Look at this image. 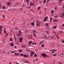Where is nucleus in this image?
I'll return each instance as SVG.
<instances>
[{
  "instance_id": "680f3d73",
  "label": "nucleus",
  "mask_w": 64,
  "mask_h": 64,
  "mask_svg": "<svg viewBox=\"0 0 64 64\" xmlns=\"http://www.w3.org/2000/svg\"><path fill=\"white\" fill-rule=\"evenodd\" d=\"M6 36H7V35H8V33H7V34H6Z\"/></svg>"
},
{
  "instance_id": "c756f323",
  "label": "nucleus",
  "mask_w": 64,
  "mask_h": 64,
  "mask_svg": "<svg viewBox=\"0 0 64 64\" xmlns=\"http://www.w3.org/2000/svg\"><path fill=\"white\" fill-rule=\"evenodd\" d=\"M40 6L38 7V10H39L40 9Z\"/></svg>"
},
{
  "instance_id": "7c9ffc66",
  "label": "nucleus",
  "mask_w": 64,
  "mask_h": 64,
  "mask_svg": "<svg viewBox=\"0 0 64 64\" xmlns=\"http://www.w3.org/2000/svg\"><path fill=\"white\" fill-rule=\"evenodd\" d=\"M46 1V0H44V3H45Z\"/></svg>"
},
{
  "instance_id": "c9c22d12",
  "label": "nucleus",
  "mask_w": 64,
  "mask_h": 64,
  "mask_svg": "<svg viewBox=\"0 0 64 64\" xmlns=\"http://www.w3.org/2000/svg\"><path fill=\"white\" fill-rule=\"evenodd\" d=\"M59 64H62V63L61 62H59Z\"/></svg>"
},
{
  "instance_id": "338daca9",
  "label": "nucleus",
  "mask_w": 64,
  "mask_h": 64,
  "mask_svg": "<svg viewBox=\"0 0 64 64\" xmlns=\"http://www.w3.org/2000/svg\"><path fill=\"white\" fill-rule=\"evenodd\" d=\"M31 8V7L30 6L28 8Z\"/></svg>"
},
{
  "instance_id": "e2e57ef3",
  "label": "nucleus",
  "mask_w": 64,
  "mask_h": 64,
  "mask_svg": "<svg viewBox=\"0 0 64 64\" xmlns=\"http://www.w3.org/2000/svg\"><path fill=\"white\" fill-rule=\"evenodd\" d=\"M27 57H29V55H28L27 56Z\"/></svg>"
},
{
  "instance_id": "a878e982",
  "label": "nucleus",
  "mask_w": 64,
  "mask_h": 64,
  "mask_svg": "<svg viewBox=\"0 0 64 64\" xmlns=\"http://www.w3.org/2000/svg\"><path fill=\"white\" fill-rule=\"evenodd\" d=\"M54 9L55 10H57V8L56 7H55L54 8Z\"/></svg>"
},
{
  "instance_id": "f8f14e48",
  "label": "nucleus",
  "mask_w": 64,
  "mask_h": 64,
  "mask_svg": "<svg viewBox=\"0 0 64 64\" xmlns=\"http://www.w3.org/2000/svg\"><path fill=\"white\" fill-rule=\"evenodd\" d=\"M57 28V26H54L52 28L53 29H56Z\"/></svg>"
},
{
  "instance_id": "ddd939ff",
  "label": "nucleus",
  "mask_w": 64,
  "mask_h": 64,
  "mask_svg": "<svg viewBox=\"0 0 64 64\" xmlns=\"http://www.w3.org/2000/svg\"><path fill=\"white\" fill-rule=\"evenodd\" d=\"M32 41H30L28 42L29 44H32Z\"/></svg>"
},
{
  "instance_id": "09e8293b",
  "label": "nucleus",
  "mask_w": 64,
  "mask_h": 64,
  "mask_svg": "<svg viewBox=\"0 0 64 64\" xmlns=\"http://www.w3.org/2000/svg\"><path fill=\"white\" fill-rule=\"evenodd\" d=\"M9 1H10V2H11V0H9Z\"/></svg>"
},
{
  "instance_id": "3c124183",
  "label": "nucleus",
  "mask_w": 64,
  "mask_h": 64,
  "mask_svg": "<svg viewBox=\"0 0 64 64\" xmlns=\"http://www.w3.org/2000/svg\"><path fill=\"white\" fill-rule=\"evenodd\" d=\"M50 22H52V20H50Z\"/></svg>"
},
{
  "instance_id": "9d476101",
  "label": "nucleus",
  "mask_w": 64,
  "mask_h": 64,
  "mask_svg": "<svg viewBox=\"0 0 64 64\" xmlns=\"http://www.w3.org/2000/svg\"><path fill=\"white\" fill-rule=\"evenodd\" d=\"M45 25L46 26V27H48L49 26L48 24L47 23H46Z\"/></svg>"
},
{
  "instance_id": "5fc2aeb1",
  "label": "nucleus",
  "mask_w": 64,
  "mask_h": 64,
  "mask_svg": "<svg viewBox=\"0 0 64 64\" xmlns=\"http://www.w3.org/2000/svg\"><path fill=\"white\" fill-rule=\"evenodd\" d=\"M9 63L10 64H11V62H9Z\"/></svg>"
},
{
  "instance_id": "bb28decb",
  "label": "nucleus",
  "mask_w": 64,
  "mask_h": 64,
  "mask_svg": "<svg viewBox=\"0 0 64 64\" xmlns=\"http://www.w3.org/2000/svg\"><path fill=\"white\" fill-rule=\"evenodd\" d=\"M18 51H19V52H21L22 51L21 50H19Z\"/></svg>"
},
{
  "instance_id": "f257e3e1",
  "label": "nucleus",
  "mask_w": 64,
  "mask_h": 64,
  "mask_svg": "<svg viewBox=\"0 0 64 64\" xmlns=\"http://www.w3.org/2000/svg\"><path fill=\"white\" fill-rule=\"evenodd\" d=\"M30 6H33V5H35V2L34 0H32V2H31L30 3Z\"/></svg>"
},
{
  "instance_id": "4be33fe9",
  "label": "nucleus",
  "mask_w": 64,
  "mask_h": 64,
  "mask_svg": "<svg viewBox=\"0 0 64 64\" xmlns=\"http://www.w3.org/2000/svg\"><path fill=\"white\" fill-rule=\"evenodd\" d=\"M62 15L63 17L64 16V12L62 13Z\"/></svg>"
},
{
  "instance_id": "4c0bfd02",
  "label": "nucleus",
  "mask_w": 64,
  "mask_h": 64,
  "mask_svg": "<svg viewBox=\"0 0 64 64\" xmlns=\"http://www.w3.org/2000/svg\"><path fill=\"white\" fill-rule=\"evenodd\" d=\"M53 56H56L57 55V54H54L53 55Z\"/></svg>"
},
{
  "instance_id": "69168bd1",
  "label": "nucleus",
  "mask_w": 64,
  "mask_h": 64,
  "mask_svg": "<svg viewBox=\"0 0 64 64\" xmlns=\"http://www.w3.org/2000/svg\"><path fill=\"white\" fill-rule=\"evenodd\" d=\"M16 47H17L16 46H15L14 48H16Z\"/></svg>"
},
{
  "instance_id": "393cba45",
  "label": "nucleus",
  "mask_w": 64,
  "mask_h": 64,
  "mask_svg": "<svg viewBox=\"0 0 64 64\" xmlns=\"http://www.w3.org/2000/svg\"><path fill=\"white\" fill-rule=\"evenodd\" d=\"M51 13L52 14H53V13H54V10H52L51 11Z\"/></svg>"
},
{
  "instance_id": "9b49d317",
  "label": "nucleus",
  "mask_w": 64,
  "mask_h": 64,
  "mask_svg": "<svg viewBox=\"0 0 64 64\" xmlns=\"http://www.w3.org/2000/svg\"><path fill=\"white\" fill-rule=\"evenodd\" d=\"M10 45L12 46H14V44L12 42H11L10 44Z\"/></svg>"
},
{
  "instance_id": "6ab92c4d",
  "label": "nucleus",
  "mask_w": 64,
  "mask_h": 64,
  "mask_svg": "<svg viewBox=\"0 0 64 64\" xmlns=\"http://www.w3.org/2000/svg\"><path fill=\"white\" fill-rule=\"evenodd\" d=\"M24 63H29V62H28V61H26L25 62H24Z\"/></svg>"
},
{
  "instance_id": "b1692460",
  "label": "nucleus",
  "mask_w": 64,
  "mask_h": 64,
  "mask_svg": "<svg viewBox=\"0 0 64 64\" xmlns=\"http://www.w3.org/2000/svg\"><path fill=\"white\" fill-rule=\"evenodd\" d=\"M10 41H13V39H12V38H10Z\"/></svg>"
},
{
  "instance_id": "0eeeda50",
  "label": "nucleus",
  "mask_w": 64,
  "mask_h": 64,
  "mask_svg": "<svg viewBox=\"0 0 64 64\" xmlns=\"http://www.w3.org/2000/svg\"><path fill=\"white\" fill-rule=\"evenodd\" d=\"M47 18H48V17H46L44 20V22H45L46 21V20H47Z\"/></svg>"
},
{
  "instance_id": "39448f33",
  "label": "nucleus",
  "mask_w": 64,
  "mask_h": 64,
  "mask_svg": "<svg viewBox=\"0 0 64 64\" xmlns=\"http://www.w3.org/2000/svg\"><path fill=\"white\" fill-rule=\"evenodd\" d=\"M42 55L43 56V57H46V54H44L42 53Z\"/></svg>"
},
{
  "instance_id": "6e6552de",
  "label": "nucleus",
  "mask_w": 64,
  "mask_h": 64,
  "mask_svg": "<svg viewBox=\"0 0 64 64\" xmlns=\"http://www.w3.org/2000/svg\"><path fill=\"white\" fill-rule=\"evenodd\" d=\"M19 54L18 53H14V55H16V56H19Z\"/></svg>"
},
{
  "instance_id": "4468645a",
  "label": "nucleus",
  "mask_w": 64,
  "mask_h": 64,
  "mask_svg": "<svg viewBox=\"0 0 64 64\" xmlns=\"http://www.w3.org/2000/svg\"><path fill=\"white\" fill-rule=\"evenodd\" d=\"M23 56H24V57L26 58L27 57V56L26 55H25L24 54Z\"/></svg>"
},
{
  "instance_id": "bf43d9fd",
  "label": "nucleus",
  "mask_w": 64,
  "mask_h": 64,
  "mask_svg": "<svg viewBox=\"0 0 64 64\" xmlns=\"http://www.w3.org/2000/svg\"><path fill=\"white\" fill-rule=\"evenodd\" d=\"M34 36V37H37V36H36V35H35Z\"/></svg>"
},
{
  "instance_id": "7ed1b4c3",
  "label": "nucleus",
  "mask_w": 64,
  "mask_h": 64,
  "mask_svg": "<svg viewBox=\"0 0 64 64\" xmlns=\"http://www.w3.org/2000/svg\"><path fill=\"white\" fill-rule=\"evenodd\" d=\"M23 40V38H22L20 37L19 38V42H22Z\"/></svg>"
},
{
  "instance_id": "c85d7f7f",
  "label": "nucleus",
  "mask_w": 64,
  "mask_h": 64,
  "mask_svg": "<svg viewBox=\"0 0 64 64\" xmlns=\"http://www.w3.org/2000/svg\"><path fill=\"white\" fill-rule=\"evenodd\" d=\"M3 9H5V6H4L2 8Z\"/></svg>"
},
{
  "instance_id": "ea45409f",
  "label": "nucleus",
  "mask_w": 64,
  "mask_h": 64,
  "mask_svg": "<svg viewBox=\"0 0 64 64\" xmlns=\"http://www.w3.org/2000/svg\"><path fill=\"white\" fill-rule=\"evenodd\" d=\"M62 43H64V40H62Z\"/></svg>"
},
{
  "instance_id": "13d9d810",
  "label": "nucleus",
  "mask_w": 64,
  "mask_h": 64,
  "mask_svg": "<svg viewBox=\"0 0 64 64\" xmlns=\"http://www.w3.org/2000/svg\"><path fill=\"white\" fill-rule=\"evenodd\" d=\"M38 60H37V59H36V60H35L34 61H37Z\"/></svg>"
},
{
  "instance_id": "dca6fc26",
  "label": "nucleus",
  "mask_w": 64,
  "mask_h": 64,
  "mask_svg": "<svg viewBox=\"0 0 64 64\" xmlns=\"http://www.w3.org/2000/svg\"><path fill=\"white\" fill-rule=\"evenodd\" d=\"M21 34H17L18 36H21Z\"/></svg>"
},
{
  "instance_id": "4d7b16f0",
  "label": "nucleus",
  "mask_w": 64,
  "mask_h": 64,
  "mask_svg": "<svg viewBox=\"0 0 64 64\" xmlns=\"http://www.w3.org/2000/svg\"><path fill=\"white\" fill-rule=\"evenodd\" d=\"M15 30H18V29H17L16 28H15Z\"/></svg>"
},
{
  "instance_id": "49530a36",
  "label": "nucleus",
  "mask_w": 64,
  "mask_h": 64,
  "mask_svg": "<svg viewBox=\"0 0 64 64\" xmlns=\"http://www.w3.org/2000/svg\"><path fill=\"white\" fill-rule=\"evenodd\" d=\"M50 20H52V18H50Z\"/></svg>"
},
{
  "instance_id": "f03ea898",
  "label": "nucleus",
  "mask_w": 64,
  "mask_h": 64,
  "mask_svg": "<svg viewBox=\"0 0 64 64\" xmlns=\"http://www.w3.org/2000/svg\"><path fill=\"white\" fill-rule=\"evenodd\" d=\"M40 22L38 21H37L36 22V25L37 26V27H38L39 26H40Z\"/></svg>"
},
{
  "instance_id": "2eb2a0df",
  "label": "nucleus",
  "mask_w": 64,
  "mask_h": 64,
  "mask_svg": "<svg viewBox=\"0 0 64 64\" xmlns=\"http://www.w3.org/2000/svg\"><path fill=\"white\" fill-rule=\"evenodd\" d=\"M2 17L3 18H4V19H5V16L4 15H2Z\"/></svg>"
},
{
  "instance_id": "1a4fd4ad",
  "label": "nucleus",
  "mask_w": 64,
  "mask_h": 64,
  "mask_svg": "<svg viewBox=\"0 0 64 64\" xmlns=\"http://www.w3.org/2000/svg\"><path fill=\"white\" fill-rule=\"evenodd\" d=\"M11 2H7V5H8V6L10 5V4H11Z\"/></svg>"
},
{
  "instance_id": "a211bd4d",
  "label": "nucleus",
  "mask_w": 64,
  "mask_h": 64,
  "mask_svg": "<svg viewBox=\"0 0 64 64\" xmlns=\"http://www.w3.org/2000/svg\"><path fill=\"white\" fill-rule=\"evenodd\" d=\"M24 55L23 54H20V56H24Z\"/></svg>"
},
{
  "instance_id": "864d4df0",
  "label": "nucleus",
  "mask_w": 64,
  "mask_h": 64,
  "mask_svg": "<svg viewBox=\"0 0 64 64\" xmlns=\"http://www.w3.org/2000/svg\"><path fill=\"white\" fill-rule=\"evenodd\" d=\"M2 7V6H1V4H0V7Z\"/></svg>"
},
{
  "instance_id": "052dcab7",
  "label": "nucleus",
  "mask_w": 64,
  "mask_h": 64,
  "mask_svg": "<svg viewBox=\"0 0 64 64\" xmlns=\"http://www.w3.org/2000/svg\"><path fill=\"white\" fill-rule=\"evenodd\" d=\"M32 44H33V45H34V42H32Z\"/></svg>"
},
{
  "instance_id": "79ce46f5",
  "label": "nucleus",
  "mask_w": 64,
  "mask_h": 64,
  "mask_svg": "<svg viewBox=\"0 0 64 64\" xmlns=\"http://www.w3.org/2000/svg\"><path fill=\"white\" fill-rule=\"evenodd\" d=\"M46 36H44V38H46Z\"/></svg>"
},
{
  "instance_id": "6e6d98bb",
  "label": "nucleus",
  "mask_w": 64,
  "mask_h": 64,
  "mask_svg": "<svg viewBox=\"0 0 64 64\" xmlns=\"http://www.w3.org/2000/svg\"><path fill=\"white\" fill-rule=\"evenodd\" d=\"M24 6H25V5L24 4L22 6V7H24Z\"/></svg>"
},
{
  "instance_id": "de8ad7c7",
  "label": "nucleus",
  "mask_w": 64,
  "mask_h": 64,
  "mask_svg": "<svg viewBox=\"0 0 64 64\" xmlns=\"http://www.w3.org/2000/svg\"><path fill=\"white\" fill-rule=\"evenodd\" d=\"M54 53H55V52H53L52 53V54H53Z\"/></svg>"
},
{
  "instance_id": "473e14b6",
  "label": "nucleus",
  "mask_w": 64,
  "mask_h": 64,
  "mask_svg": "<svg viewBox=\"0 0 64 64\" xmlns=\"http://www.w3.org/2000/svg\"><path fill=\"white\" fill-rule=\"evenodd\" d=\"M56 37H57V38L58 39H59V36H58V35H57L56 36Z\"/></svg>"
},
{
  "instance_id": "58836bf2",
  "label": "nucleus",
  "mask_w": 64,
  "mask_h": 64,
  "mask_svg": "<svg viewBox=\"0 0 64 64\" xmlns=\"http://www.w3.org/2000/svg\"><path fill=\"white\" fill-rule=\"evenodd\" d=\"M59 1H60V2H63V0H59Z\"/></svg>"
},
{
  "instance_id": "20e7f679",
  "label": "nucleus",
  "mask_w": 64,
  "mask_h": 64,
  "mask_svg": "<svg viewBox=\"0 0 64 64\" xmlns=\"http://www.w3.org/2000/svg\"><path fill=\"white\" fill-rule=\"evenodd\" d=\"M30 55L31 56H33L32 55H34V53L33 52H32V51H31L30 52Z\"/></svg>"
},
{
  "instance_id": "a19ab883",
  "label": "nucleus",
  "mask_w": 64,
  "mask_h": 64,
  "mask_svg": "<svg viewBox=\"0 0 64 64\" xmlns=\"http://www.w3.org/2000/svg\"><path fill=\"white\" fill-rule=\"evenodd\" d=\"M56 50H55V49H54L53 50V51H56Z\"/></svg>"
},
{
  "instance_id": "a18cd8bd",
  "label": "nucleus",
  "mask_w": 64,
  "mask_h": 64,
  "mask_svg": "<svg viewBox=\"0 0 64 64\" xmlns=\"http://www.w3.org/2000/svg\"><path fill=\"white\" fill-rule=\"evenodd\" d=\"M33 35L34 36L35 35H36V34H33Z\"/></svg>"
},
{
  "instance_id": "2f4dec72",
  "label": "nucleus",
  "mask_w": 64,
  "mask_h": 64,
  "mask_svg": "<svg viewBox=\"0 0 64 64\" xmlns=\"http://www.w3.org/2000/svg\"><path fill=\"white\" fill-rule=\"evenodd\" d=\"M37 55L36 54H34V57H37Z\"/></svg>"
},
{
  "instance_id": "603ef678",
  "label": "nucleus",
  "mask_w": 64,
  "mask_h": 64,
  "mask_svg": "<svg viewBox=\"0 0 64 64\" xmlns=\"http://www.w3.org/2000/svg\"><path fill=\"white\" fill-rule=\"evenodd\" d=\"M60 17H61V18H63V17H62V16L61 15H60Z\"/></svg>"
},
{
  "instance_id": "e433bc0d",
  "label": "nucleus",
  "mask_w": 64,
  "mask_h": 64,
  "mask_svg": "<svg viewBox=\"0 0 64 64\" xmlns=\"http://www.w3.org/2000/svg\"><path fill=\"white\" fill-rule=\"evenodd\" d=\"M19 31V33H20V34H21V31Z\"/></svg>"
},
{
  "instance_id": "c03bdc74",
  "label": "nucleus",
  "mask_w": 64,
  "mask_h": 64,
  "mask_svg": "<svg viewBox=\"0 0 64 64\" xmlns=\"http://www.w3.org/2000/svg\"><path fill=\"white\" fill-rule=\"evenodd\" d=\"M4 32L5 33H6V30H4Z\"/></svg>"
},
{
  "instance_id": "72a5a7b5",
  "label": "nucleus",
  "mask_w": 64,
  "mask_h": 64,
  "mask_svg": "<svg viewBox=\"0 0 64 64\" xmlns=\"http://www.w3.org/2000/svg\"><path fill=\"white\" fill-rule=\"evenodd\" d=\"M58 16H54V17L55 18H57V17Z\"/></svg>"
},
{
  "instance_id": "8fccbe9b",
  "label": "nucleus",
  "mask_w": 64,
  "mask_h": 64,
  "mask_svg": "<svg viewBox=\"0 0 64 64\" xmlns=\"http://www.w3.org/2000/svg\"><path fill=\"white\" fill-rule=\"evenodd\" d=\"M62 26H63V27H64V24H62Z\"/></svg>"
},
{
  "instance_id": "5701e85b",
  "label": "nucleus",
  "mask_w": 64,
  "mask_h": 64,
  "mask_svg": "<svg viewBox=\"0 0 64 64\" xmlns=\"http://www.w3.org/2000/svg\"><path fill=\"white\" fill-rule=\"evenodd\" d=\"M29 0H26V2H27V3H28L29 2Z\"/></svg>"
},
{
  "instance_id": "0e129e2a",
  "label": "nucleus",
  "mask_w": 64,
  "mask_h": 64,
  "mask_svg": "<svg viewBox=\"0 0 64 64\" xmlns=\"http://www.w3.org/2000/svg\"><path fill=\"white\" fill-rule=\"evenodd\" d=\"M53 33H54L55 34H56V32H53Z\"/></svg>"
},
{
  "instance_id": "cd10ccee",
  "label": "nucleus",
  "mask_w": 64,
  "mask_h": 64,
  "mask_svg": "<svg viewBox=\"0 0 64 64\" xmlns=\"http://www.w3.org/2000/svg\"><path fill=\"white\" fill-rule=\"evenodd\" d=\"M31 24H32V25H34V22H32Z\"/></svg>"
},
{
  "instance_id": "423d86ee",
  "label": "nucleus",
  "mask_w": 64,
  "mask_h": 64,
  "mask_svg": "<svg viewBox=\"0 0 64 64\" xmlns=\"http://www.w3.org/2000/svg\"><path fill=\"white\" fill-rule=\"evenodd\" d=\"M2 26H0V34H1V31L2 29Z\"/></svg>"
},
{
  "instance_id": "412c9836",
  "label": "nucleus",
  "mask_w": 64,
  "mask_h": 64,
  "mask_svg": "<svg viewBox=\"0 0 64 64\" xmlns=\"http://www.w3.org/2000/svg\"><path fill=\"white\" fill-rule=\"evenodd\" d=\"M54 22H57V21H58V20H54Z\"/></svg>"
},
{
  "instance_id": "774afa93",
  "label": "nucleus",
  "mask_w": 64,
  "mask_h": 64,
  "mask_svg": "<svg viewBox=\"0 0 64 64\" xmlns=\"http://www.w3.org/2000/svg\"><path fill=\"white\" fill-rule=\"evenodd\" d=\"M21 10H22V8H20Z\"/></svg>"
},
{
  "instance_id": "f3484780",
  "label": "nucleus",
  "mask_w": 64,
  "mask_h": 64,
  "mask_svg": "<svg viewBox=\"0 0 64 64\" xmlns=\"http://www.w3.org/2000/svg\"><path fill=\"white\" fill-rule=\"evenodd\" d=\"M33 32H34V33H37V32L35 30H34V31H33Z\"/></svg>"
},
{
  "instance_id": "f704fd0d",
  "label": "nucleus",
  "mask_w": 64,
  "mask_h": 64,
  "mask_svg": "<svg viewBox=\"0 0 64 64\" xmlns=\"http://www.w3.org/2000/svg\"><path fill=\"white\" fill-rule=\"evenodd\" d=\"M14 51H12L11 52V53H14Z\"/></svg>"
},
{
  "instance_id": "37998d69",
  "label": "nucleus",
  "mask_w": 64,
  "mask_h": 64,
  "mask_svg": "<svg viewBox=\"0 0 64 64\" xmlns=\"http://www.w3.org/2000/svg\"><path fill=\"white\" fill-rule=\"evenodd\" d=\"M46 33L47 34H49V32L48 31H46Z\"/></svg>"
},
{
  "instance_id": "aec40b11",
  "label": "nucleus",
  "mask_w": 64,
  "mask_h": 64,
  "mask_svg": "<svg viewBox=\"0 0 64 64\" xmlns=\"http://www.w3.org/2000/svg\"><path fill=\"white\" fill-rule=\"evenodd\" d=\"M42 47H44V44H43L41 46Z\"/></svg>"
}]
</instances>
